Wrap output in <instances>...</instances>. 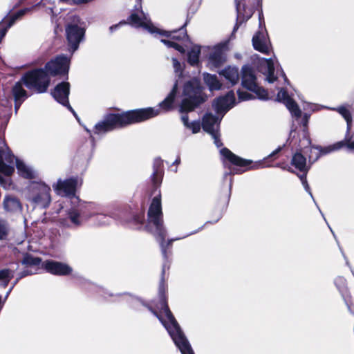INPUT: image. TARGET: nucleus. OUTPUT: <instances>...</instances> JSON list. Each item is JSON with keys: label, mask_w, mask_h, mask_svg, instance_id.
I'll return each instance as SVG.
<instances>
[{"label": "nucleus", "mask_w": 354, "mask_h": 354, "mask_svg": "<svg viewBox=\"0 0 354 354\" xmlns=\"http://www.w3.org/2000/svg\"><path fill=\"white\" fill-rule=\"evenodd\" d=\"M277 62L275 57L269 59H261L259 61V70L266 75L265 80L270 84L277 80L274 75V64Z\"/></svg>", "instance_id": "a211bd4d"}, {"label": "nucleus", "mask_w": 354, "mask_h": 354, "mask_svg": "<svg viewBox=\"0 0 354 354\" xmlns=\"http://www.w3.org/2000/svg\"><path fill=\"white\" fill-rule=\"evenodd\" d=\"M290 90H279L274 97V94L269 92V90H237L239 101H246L254 99L261 100H272L281 102L286 105L292 115L299 118L301 111L293 99L292 92Z\"/></svg>", "instance_id": "0eeeda50"}, {"label": "nucleus", "mask_w": 354, "mask_h": 354, "mask_svg": "<svg viewBox=\"0 0 354 354\" xmlns=\"http://www.w3.org/2000/svg\"><path fill=\"white\" fill-rule=\"evenodd\" d=\"M180 158H178L175 160V162H174V164H176V165H178V164L180 163Z\"/></svg>", "instance_id": "a18cd8bd"}, {"label": "nucleus", "mask_w": 354, "mask_h": 354, "mask_svg": "<svg viewBox=\"0 0 354 354\" xmlns=\"http://www.w3.org/2000/svg\"><path fill=\"white\" fill-rule=\"evenodd\" d=\"M236 1V11H237V18H238V20H241V5L240 3H238V0H235Z\"/></svg>", "instance_id": "58836bf2"}, {"label": "nucleus", "mask_w": 354, "mask_h": 354, "mask_svg": "<svg viewBox=\"0 0 354 354\" xmlns=\"http://www.w3.org/2000/svg\"><path fill=\"white\" fill-rule=\"evenodd\" d=\"M322 156L321 147H313L310 148L308 156L310 161H316Z\"/></svg>", "instance_id": "473e14b6"}, {"label": "nucleus", "mask_w": 354, "mask_h": 354, "mask_svg": "<svg viewBox=\"0 0 354 354\" xmlns=\"http://www.w3.org/2000/svg\"><path fill=\"white\" fill-rule=\"evenodd\" d=\"M137 1H138V2H139V3H140V0H137Z\"/></svg>", "instance_id": "13d9d810"}, {"label": "nucleus", "mask_w": 354, "mask_h": 354, "mask_svg": "<svg viewBox=\"0 0 354 354\" xmlns=\"http://www.w3.org/2000/svg\"><path fill=\"white\" fill-rule=\"evenodd\" d=\"M207 96L203 90H171L167 97L156 107L129 111L121 114H109L97 122L93 129L95 135H104L118 128L140 122L152 118L172 109L174 104L180 106L181 112L193 111L205 102Z\"/></svg>", "instance_id": "f257e3e1"}, {"label": "nucleus", "mask_w": 354, "mask_h": 354, "mask_svg": "<svg viewBox=\"0 0 354 354\" xmlns=\"http://www.w3.org/2000/svg\"><path fill=\"white\" fill-rule=\"evenodd\" d=\"M2 205L6 214H15L21 213L22 205L19 200L11 195H6L3 199Z\"/></svg>", "instance_id": "aec40b11"}, {"label": "nucleus", "mask_w": 354, "mask_h": 354, "mask_svg": "<svg viewBox=\"0 0 354 354\" xmlns=\"http://www.w3.org/2000/svg\"><path fill=\"white\" fill-rule=\"evenodd\" d=\"M250 16H251V13L250 12V13L248 15L247 17H246V20H247V19H248L250 17Z\"/></svg>", "instance_id": "3c124183"}, {"label": "nucleus", "mask_w": 354, "mask_h": 354, "mask_svg": "<svg viewBox=\"0 0 354 354\" xmlns=\"http://www.w3.org/2000/svg\"><path fill=\"white\" fill-rule=\"evenodd\" d=\"M2 91L5 99L1 100V104L7 108L11 106V102L14 100L16 111L28 97L26 90H2Z\"/></svg>", "instance_id": "f8f14e48"}, {"label": "nucleus", "mask_w": 354, "mask_h": 354, "mask_svg": "<svg viewBox=\"0 0 354 354\" xmlns=\"http://www.w3.org/2000/svg\"><path fill=\"white\" fill-rule=\"evenodd\" d=\"M181 120H182L184 125L186 127L190 123V122H189V118H188V115L187 114L183 115L182 117H181Z\"/></svg>", "instance_id": "ea45409f"}, {"label": "nucleus", "mask_w": 354, "mask_h": 354, "mask_svg": "<svg viewBox=\"0 0 354 354\" xmlns=\"http://www.w3.org/2000/svg\"><path fill=\"white\" fill-rule=\"evenodd\" d=\"M50 95L59 103L66 106L75 115L68 103L69 90H50Z\"/></svg>", "instance_id": "5701e85b"}, {"label": "nucleus", "mask_w": 354, "mask_h": 354, "mask_svg": "<svg viewBox=\"0 0 354 354\" xmlns=\"http://www.w3.org/2000/svg\"><path fill=\"white\" fill-rule=\"evenodd\" d=\"M87 132H88L90 133V131L88 129H86Z\"/></svg>", "instance_id": "6e6d98bb"}, {"label": "nucleus", "mask_w": 354, "mask_h": 354, "mask_svg": "<svg viewBox=\"0 0 354 354\" xmlns=\"http://www.w3.org/2000/svg\"><path fill=\"white\" fill-rule=\"evenodd\" d=\"M291 164L297 169L300 171L304 172V174L300 176V179L306 192L309 193L310 196L313 198V194L310 192V187L307 183L306 174L308 170V167L306 165V159L300 152L295 153L292 158Z\"/></svg>", "instance_id": "2eb2a0df"}, {"label": "nucleus", "mask_w": 354, "mask_h": 354, "mask_svg": "<svg viewBox=\"0 0 354 354\" xmlns=\"http://www.w3.org/2000/svg\"><path fill=\"white\" fill-rule=\"evenodd\" d=\"M187 128L191 129L193 133H196L201 130V124L199 122L194 121L190 122L189 125L187 126Z\"/></svg>", "instance_id": "c9c22d12"}, {"label": "nucleus", "mask_w": 354, "mask_h": 354, "mask_svg": "<svg viewBox=\"0 0 354 354\" xmlns=\"http://www.w3.org/2000/svg\"><path fill=\"white\" fill-rule=\"evenodd\" d=\"M41 262L40 259L33 257L30 255H27L24 257L22 263L26 266H38Z\"/></svg>", "instance_id": "72a5a7b5"}, {"label": "nucleus", "mask_w": 354, "mask_h": 354, "mask_svg": "<svg viewBox=\"0 0 354 354\" xmlns=\"http://www.w3.org/2000/svg\"><path fill=\"white\" fill-rule=\"evenodd\" d=\"M273 91H275V89H273ZM270 93H272V94H274V97H277V95H275V93L274 92H272V90H271Z\"/></svg>", "instance_id": "864d4df0"}, {"label": "nucleus", "mask_w": 354, "mask_h": 354, "mask_svg": "<svg viewBox=\"0 0 354 354\" xmlns=\"http://www.w3.org/2000/svg\"><path fill=\"white\" fill-rule=\"evenodd\" d=\"M78 181L76 178H69L62 180L59 179L53 185V187L58 195L71 196L74 195Z\"/></svg>", "instance_id": "dca6fc26"}, {"label": "nucleus", "mask_w": 354, "mask_h": 354, "mask_svg": "<svg viewBox=\"0 0 354 354\" xmlns=\"http://www.w3.org/2000/svg\"><path fill=\"white\" fill-rule=\"evenodd\" d=\"M139 8L136 7V10L129 17V24L136 28H142L149 33L154 35L155 37L160 35L165 37L166 39H162L160 41L168 48H174L178 51L184 53V48L178 44L177 41H184L187 39L186 30L181 28L173 31H164L156 28L151 23L149 17Z\"/></svg>", "instance_id": "7ed1b4c3"}, {"label": "nucleus", "mask_w": 354, "mask_h": 354, "mask_svg": "<svg viewBox=\"0 0 354 354\" xmlns=\"http://www.w3.org/2000/svg\"><path fill=\"white\" fill-rule=\"evenodd\" d=\"M50 190L44 183H33L30 187L29 200L37 206L46 208L51 201Z\"/></svg>", "instance_id": "6e6552de"}, {"label": "nucleus", "mask_w": 354, "mask_h": 354, "mask_svg": "<svg viewBox=\"0 0 354 354\" xmlns=\"http://www.w3.org/2000/svg\"><path fill=\"white\" fill-rule=\"evenodd\" d=\"M159 293L160 301L159 304L157 305V308L160 310V312L158 313L151 308H150V310L158 318L167 329L174 344L182 354H194L188 340L169 309L163 295L164 287H160Z\"/></svg>", "instance_id": "20e7f679"}, {"label": "nucleus", "mask_w": 354, "mask_h": 354, "mask_svg": "<svg viewBox=\"0 0 354 354\" xmlns=\"http://www.w3.org/2000/svg\"><path fill=\"white\" fill-rule=\"evenodd\" d=\"M13 273L9 269H3L0 270V281H2L3 286L6 287L12 278Z\"/></svg>", "instance_id": "c85d7f7f"}, {"label": "nucleus", "mask_w": 354, "mask_h": 354, "mask_svg": "<svg viewBox=\"0 0 354 354\" xmlns=\"http://www.w3.org/2000/svg\"><path fill=\"white\" fill-rule=\"evenodd\" d=\"M90 216H95V220L99 225L108 224L111 221V216L102 213L93 212Z\"/></svg>", "instance_id": "c756f323"}, {"label": "nucleus", "mask_w": 354, "mask_h": 354, "mask_svg": "<svg viewBox=\"0 0 354 354\" xmlns=\"http://www.w3.org/2000/svg\"><path fill=\"white\" fill-rule=\"evenodd\" d=\"M9 232V225L7 221L0 219V239H6Z\"/></svg>", "instance_id": "2f4dec72"}, {"label": "nucleus", "mask_w": 354, "mask_h": 354, "mask_svg": "<svg viewBox=\"0 0 354 354\" xmlns=\"http://www.w3.org/2000/svg\"><path fill=\"white\" fill-rule=\"evenodd\" d=\"M61 1H63V2H71L72 1V0H60Z\"/></svg>", "instance_id": "09e8293b"}, {"label": "nucleus", "mask_w": 354, "mask_h": 354, "mask_svg": "<svg viewBox=\"0 0 354 354\" xmlns=\"http://www.w3.org/2000/svg\"><path fill=\"white\" fill-rule=\"evenodd\" d=\"M343 146H344L343 142H338L335 144H333L332 145H330V146H328V147H326L324 148L321 147L322 155L328 154L333 151H337V150L341 149Z\"/></svg>", "instance_id": "7c9ffc66"}, {"label": "nucleus", "mask_w": 354, "mask_h": 354, "mask_svg": "<svg viewBox=\"0 0 354 354\" xmlns=\"http://www.w3.org/2000/svg\"><path fill=\"white\" fill-rule=\"evenodd\" d=\"M46 11L48 14L53 13V9L51 8H46Z\"/></svg>", "instance_id": "c03bdc74"}, {"label": "nucleus", "mask_w": 354, "mask_h": 354, "mask_svg": "<svg viewBox=\"0 0 354 354\" xmlns=\"http://www.w3.org/2000/svg\"><path fill=\"white\" fill-rule=\"evenodd\" d=\"M176 87H177V86H176V84H175V85L174 86L173 88H174V89H176V88H177Z\"/></svg>", "instance_id": "5fc2aeb1"}, {"label": "nucleus", "mask_w": 354, "mask_h": 354, "mask_svg": "<svg viewBox=\"0 0 354 354\" xmlns=\"http://www.w3.org/2000/svg\"><path fill=\"white\" fill-rule=\"evenodd\" d=\"M309 118H310V115H308V113H305L304 115V116L302 118V120H301V124L304 128V131L306 136H307V134H308V123ZM306 140H307L308 144L310 145L311 141L308 136H306Z\"/></svg>", "instance_id": "f704fd0d"}, {"label": "nucleus", "mask_w": 354, "mask_h": 354, "mask_svg": "<svg viewBox=\"0 0 354 354\" xmlns=\"http://www.w3.org/2000/svg\"><path fill=\"white\" fill-rule=\"evenodd\" d=\"M84 28L81 25L79 17H75L73 21L66 26V39L73 52L78 48L80 43L84 38Z\"/></svg>", "instance_id": "1a4fd4ad"}, {"label": "nucleus", "mask_w": 354, "mask_h": 354, "mask_svg": "<svg viewBox=\"0 0 354 354\" xmlns=\"http://www.w3.org/2000/svg\"><path fill=\"white\" fill-rule=\"evenodd\" d=\"M202 47L203 46L194 45L188 51L187 62L190 65L195 66H198L199 64V55L201 52H202Z\"/></svg>", "instance_id": "393cba45"}, {"label": "nucleus", "mask_w": 354, "mask_h": 354, "mask_svg": "<svg viewBox=\"0 0 354 354\" xmlns=\"http://www.w3.org/2000/svg\"><path fill=\"white\" fill-rule=\"evenodd\" d=\"M173 67L176 72H178L180 70L181 65L178 60L176 58H172Z\"/></svg>", "instance_id": "e433bc0d"}, {"label": "nucleus", "mask_w": 354, "mask_h": 354, "mask_svg": "<svg viewBox=\"0 0 354 354\" xmlns=\"http://www.w3.org/2000/svg\"><path fill=\"white\" fill-rule=\"evenodd\" d=\"M124 24V23L120 22V23H119L118 24L111 26L110 27V28H109V29H110V31H111V32L114 31V30H116V29H117V28H118L120 25Z\"/></svg>", "instance_id": "79ce46f5"}, {"label": "nucleus", "mask_w": 354, "mask_h": 354, "mask_svg": "<svg viewBox=\"0 0 354 354\" xmlns=\"http://www.w3.org/2000/svg\"><path fill=\"white\" fill-rule=\"evenodd\" d=\"M236 103L235 93L233 90L229 91L225 95L215 99L212 106L216 112L215 116L211 113H207L203 118L202 127L205 131L209 133L214 139L216 147L223 145L219 139V124L224 115L232 109Z\"/></svg>", "instance_id": "39448f33"}, {"label": "nucleus", "mask_w": 354, "mask_h": 354, "mask_svg": "<svg viewBox=\"0 0 354 354\" xmlns=\"http://www.w3.org/2000/svg\"><path fill=\"white\" fill-rule=\"evenodd\" d=\"M44 3L43 1H40L39 3H37L36 5L33 6L32 8H24L22 10H20L17 13L13 15L8 20V23L6 28H3L2 30H0V42L3 39V38L5 37L7 30L8 28H10L15 23V21L20 19L22 16H24L26 12L32 10H36L37 8H41L44 6Z\"/></svg>", "instance_id": "412c9836"}, {"label": "nucleus", "mask_w": 354, "mask_h": 354, "mask_svg": "<svg viewBox=\"0 0 354 354\" xmlns=\"http://www.w3.org/2000/svg\"><path fill=\"white\" fill-rule=\"evenodd\" d=\"M220 74L225 77L234 86L239 80V69L234 66H227L220 72Z\"/></svg>", "instance_id": "b1692460"}, {"label": "nucleus", "mask_w": 354, "mask_h": 354, "mask_svg": "<svg viewBox=\"0 0 354 354\" xmlns=\"http://www.w3.org/2000/svg\"><path fill=\"white\" fill-rule=\"evenodd\" d=\"M227 43L224 42L214 46H205L202 47V53L205 54L210 68H217L225 62L224 53L227 49Z\"/></svg>", "instance_id": "9d476101"}, {"label": "nucleus", "mask_w": 354, "mask_h": 354, "mask_svg": "<svg viewBox=\"0 0 354 354\" xmlns=\"http://www.w3.org/2000/svg\"><path fill=\"white\" fill-rule=\"evenodd\" d=\"M37 93H43L44 91H46V90H41V89H39V90H37Z\"/></svg>", "instance_id": "de8ad7c7"}, {"label": "nucleus", "mask_w": 354, "mask_h": 354, "mask_svg": "<svg viewBox=\"0 0 354 354\" xmlns=\"http://www.w3.org/2000/svg\"><path fill=\"white\" fill-rule=\"evenodd\" d=\"M2 307V305H1V296L0 295V309Z\"/></svg>", "instance_id": "603ef678"}, {"label": "nucleus", "mask_w": 354, "mask_h": 354, "mask_svg": "<svg viewBox=\"0 0 354 354\" xmlns=\"http://www.w3.org/2000/svg\"><path fill=\"white\" fill-rule=\"evenodd\" d=\"M241 84L243 88H263L259 86L257 77L254 71L249 66H245L242 68Z\"/></svg>", "instance_id": "6ab92c4d"}, {"label": "nucleus", "mask_w": 354, "mask_h": 354, "mask_svg": "<svg viewBox=\"0 0 354 354\" xmlns=\"http://www.w3.org/2000/svg\"><path fill=\"white\" fill-rule=\"evenodd\" d=\"M70 88V84L68 82H62L61 83H59L55 88Z\"/></svg>", "instance_id": "4c0bfd02"}, {"label": "nucleus", "mask_w": 354, "mask_h": 354, "mask_svg": "<svg viewBox=\"0 0 354 354\" xmlns=\"http://www.w3.org/2000/svg\"><path fill=\"white\" fill-rule=\"evenodd\" d=\"M282 147H279L277 149H275L272 153H271L268 157H272L274 156V155H276L277 153H278L281 150Z\"/></svg>", "instance_id": "37998d69"}, {"label": "nucleus", "mask_w": 354, "mask_h": 354, "mask_svg": "<svg viewBox=\"0 0 354 354\" xmlns=\"http://www.w3.org/2000/svg\"><path fill=\"white\" fill-rule=\"evenodd\" d=\"M237 27L234 28V30L235 31L236 30Z\"/></svg>", "instance_id": "4d7b16f0"}, {"label": "nucleus", "mask_w": 354, "mask_h": 354, "mask_svg": "<svg viewBox=\"0 0 354 354\" xmlns=\"http://www.w3.org/2000/svg\"><path fill=\"white\" fill-rule=\"evenodd\" d=\"M221 156L223 157L224 160H227L231 164L240 167H247L245 169H236L230 171V174H241L246 170L250 169H258L262 167L261 162H256L252 164V160L243 159L234 153H233L231 151H230L227 148H223L220 151Z\"/></svg>", "instance_id": "9b49d317"}, {"label": "nucleus", "mask_w": 354, "mask_h": 354, "mask_svg": "<svg viewBox=\"0 0 354 354\" xmlns=\"http://www.w3.org/2000/svg\"><path fill=\"white\" fill-rule=\"evenodd\" d=\"M252 44L257 50L263 53L268 54L270 51V42L266 34L262 31H259L253 36Z\"/></svg>", "instance_id": "4be33fe9"}, {"label": "nucleus", "mask_w": 354, "mask_h": 354, "mask_svg": "<svg viewBox=\"0 0 354 354\" xmlns=\"http://www.w3.org/2000/svg\"><path fill=\"white\" fill-rule=\"evenodd\" d=\"M162 160L160 159H156L154 160L153 172L152 175V180L155 185H158L160 182Z\"/></svg>", "instance_id": "cd10ccee"}, {"label": "nucleus", "mask_w": 354, "mask_h": 354, "mask_svg": "<svg viewBox=\"0 0 354 354\" xmlns=\"http://www.w3.org/2000/svg\"><path fill=\"white\" fill-rule=\"evenodd\" d=\"M147 228L160 242L162 253L165 258H167L166 248L171 246L174 241L186 238L192 234H196L199 231L198 230L188 233L182 237H177L175 239H169L167 243H165V239L167 235V231L163 226L161 201L160 196H155L151 201L148 211Z\"/></svg>", "instance_id": "423d86ee"}, {"label": "nucleus", "mask_w": 354, "mask_h": 354, "mask_svg": "<svg viewBox=\"0 0 354 354\" xmlns=\"http://www.w3.org/2000/svg\"><path fill=\"white\" fill-rule=\"evenodd\" d=\"M346 122V133L344 140L342 141L344 145H346L349 149H354V135L351 133L352 128V115L348 109L345 106H340L335 109Z\"/></svg>", "instance_id": "4468645a"}, {"label": "nucleus", "mask_w": 354, "mask_h": 354, "mask_svg": "<svg viewBox=\"0 0 354 354\" xmlns=\"http://www.w3.org/2000/svg\"><path fill=\"white\" fill-rule=\"evenodd\" d=\"M203 80L209 88H221V84L216 75L205 73L203 75Z\"/></svg>", "instance_id": "a878e982"}, {"label": "nucleus", "mask_w": 354, "mask_h": 354, "mask_svg": "<svg viewBox=\"0 0 354 354\" xmlns=\"http://www.w3.org/2000/svg\"><path fill=\"white\" fill-rule=\"evenodd\" d=\"M12 288H11L8 291H7V293H6V299L8 297L10 292H11Z\"/></svg>", "instance_id": "49530a36"}, {"label": "nucleus", "mask_w": 354, "mask_h": 354, "mask_svg": "<svg viewBox=\"0 0 354 354\" xmlns=\"http://www.w3.org/2000/svg\"><path fill=\"white\" fill-rule=\"evenodd\" d=\"M45 270L54 275L66 276L72 273L73 268L68 264L55 261H46L43 263Z\"/></svg>", "instance_id": "f3484780"}, {"label": "nucleus", "mask_w": 354, "mask_h": 354, "mask_svg": "<svg viewBox=\"0 0 354 354\" xmlns=\"http://www.w3.org/2000/svg\"><path fill=\"white\" fill-rule=\"evenodd\" d=\"M35 272H33V271H32L31 270H29L28 269H27V270H24V272H23V274H21V277H23L27 276V275H28V274H33V273H35Z\"/></svg>", "instance_id": "a19ab883"}, {"label": "nucleus", "mask_w": 354, "mask_h": 354, "mask_svg": "<svg viewBox=\"0 0 354 354\" xmlns=\"http://www.w3.org/2000/svg\"><path fill=\"white\" fill-rule=\"evenodd\" d=\"M88 217L86 210L71 209L68 212L67 218L60 219V223L64 227H76L81 225Z\"/></svg>", "instance_id": "ddd939ff"}, {"label": "nucleus", "mask_w": 354, "mask_h": 354, "mask_svg": "<svg viewBox=\"0 0 354 354\" xmlns=\"http://www.w3.org/2000/svg\"><path fill=\"white\" fill-rule=\"evenodd\" d=\"M70 59L64 55H59L46 63L45 68H38L26 73L13 88H47L50 85V77L46 72L52 75L66 74L69 70Z\"/></svg>", "instance_id": "f03ea898"}, {"label": "nucleus", "mask_w": 354, "mask_h": 354, "mask_svg": "<svg viewBox=\"0 0 354 354\" xmlns=\"http://www.w3.org/2000/svg\"><path fill=\"white\" fill-rule=\"evenodd\" d=\"M283 80L286 82L287 81V79L286 77V76L284 75H283V77H282Z\"/></svg>", "instance_id": "8fccbe9b"}, {"label": "nucleus", "mask_w": 354, "mask_h": 354, "mask_svg": "<svg viewBox=\"0 0 354 354\" xmlns=\"http://www.w3.org/2000/svg\"><path fill=\"white\" fill-rule=\"evenodd\" d=\"M335 284L347 303V298L349 297V295L346 288V279L342 277H338L335 280Z\"/></svg>", "instance_id": "bb28decb"}]
</instances>
